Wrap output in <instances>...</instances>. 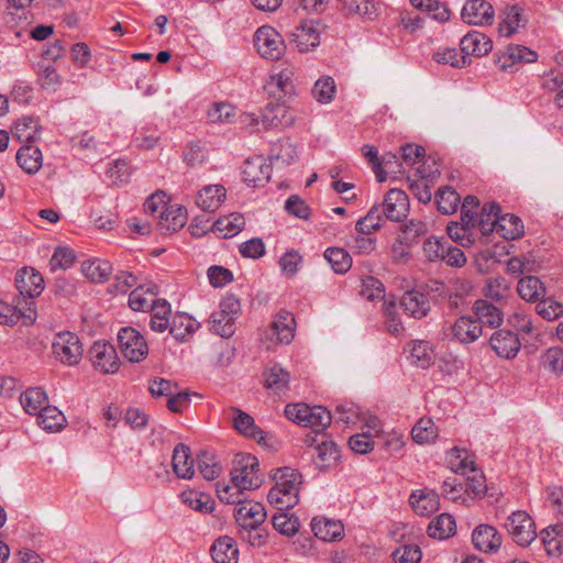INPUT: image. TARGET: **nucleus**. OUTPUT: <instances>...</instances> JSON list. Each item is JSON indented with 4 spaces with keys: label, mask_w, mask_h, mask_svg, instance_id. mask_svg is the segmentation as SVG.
<instances>
[{
    "label": "nucleus",
    "mask_w": 563,
    "mask_h": 563,
    "mask_svg": "<svg viewBox=\"0 0 563 563\" xmlns=\"http://www.w3.org/2000/svg\"><path fill=\"white\" fill-rule=\"evenodd\" d=\"M207 157L208 151L200 141L189 142L183 152L184 162L191 167L201 166Z\"/></svg>",
    "instance_id": "nucleus-57"
},
{
    "label": "nucleus",
    "mask_w": 563,
    "mask_h": 563,
    "mask_svg": "<svg viewBox=\"0 0 563 563\" xmlns=\"http://www.w3.org/2000/svg\"><path fill=\"white\" fill-rule=\"evenodd\" d=\"M157 287L154 284L136 286L129 296V306L134 311H147L153 305L156 303L157 299Z\"/></svg>",
    "instance_id": "nucleus-26"
},
{
    "label": "nucleus",
    "mask_w": 563,
    "mask_h": 563,
    "mask_svg": "<svg viewBox=\"0 0 563 563\" xmlns=\"http://www.w3.org/2000/svg\"><path fill=\"white\" fill-rule=\"evenodd\" d=\"M36 319V311L32 307L25 308L21 300H18L15 305H9L8 302L0 299V324L13 325L20 320L23 324H32Z\"/></svg>",
    "instance_id": "nucleus-15"
},
{
    "label": "nucleus",
    "mask_w": 563,
    "mask_h": 563,
    "mask_svg": "<svg viewBox=\"0 0 563 563\" xmlns=\"http://www.w3.org/2000/svg\"><path fill=\"white\" fill-rule=\"evenodd\" d=\"M461 16L464 22L473 25H490L495 12L493 5L486 0H468L462 8Z\"/></svg>",
    "instance_id": "nucleus-13"
},
{
    "label": "nucleus",
    "mask_w": 563,
    "mask_h": 563,
    "mask_svg": "<svg viewBox=\"0 0 563 563\" xmlns=\"http://www.w3.org/2000/svg\"><path fill=\"white\" fill-rule=\"evenodd\" d=\"M410 357L416 365L427 368L431 365L433 350L426 341H415L410 344Z\"/></svg>",
    "instance_id": "nucleus-56"
},
{
    "label": "nucleus",
    "mask_w": 563,
    "mask_h": 563,
    "mask_svg": "<svg viewBox=\"0 0 563 563\" xmlns=\"http://www.w3.org/2000/svg\"><path fill=\"white\" fill-rule=\"evenodd\" d=\"M211 556L214 563H238L239 550L235 541L228 537H220L211 547Z\"/></svg>",
    "instance_id": "nucleus-31"
},
{
    "label": "nucleus",
    "mask_w": 563,
    "mask_h": 563,
    "mask_svg": "<svg viewBox=\"0 0 563 563\" xmlns=\"http://www.w3.org/2000/svg\"><path fill=\"white\" fill-rule=\"evenodd\" d=\"M537 59L538 54L534 51L522 45H510L508 46L507 52L503 56L498 57L497 65L500 69L507 70L516 63H534Z\"/></svg>",
    "instance_id": "nucleus-28"
},
{
    "label": "nucleus",
    "mask_w": 563,
    "mask_h": 563,
    "mask_svg": "<svg viewBox=\"0 0 563 563\" xmlns=\"http://www.w3.org/2000/svg\"><path fill=\"white\" fill-rule=\"evenodd\" d=\"M274 481L275 484L267 494L268 503L277 510H289L298 503L300 473L290 467L278 468Z\"/></svg>",
    "instance_id": "nucleus-1"
},
{
    "label": "nucleus",
    "mask_w": 563,
    "mask_h": 563,
    "mask_svg": "<svg viewBox=\"0 0 563 563\" xmlns=\"http://www.w3.org/2000/svg\"><path fill=\"white\" fill-rule=\"evenodd\" d=\"M311 529L317 538L328 542L341 539L344 532L341 521L324 517L313 518Z\"/></svg>",
    "instance_id": "nucleus-27"
},
{
    "label": "nucleus",
    "mask_w": 563,
    "mask_h": 563,
    "mask_svg": "<svg viewBox=\"0 0 563 563\" xmlns=\"http://www.w3.org/2000/svg\"><path fill=\"white\" fill-rule=\"evenodd\" d=\"M285 415L295 423L318 432L325 430L332 421V416L325 407L309 406L303 402L287 405Z\"/></svg>",
    "instance_id": "nucleus-2"
},
{
    "label": "nucleus",
    "mask_w": 563,
    "mask_h": 563,
    "mask_svg": "<svg viewBox=\"0 0 563 563\" xmlns=\"http://www.w3.org/2000/svg\"><path fill=\"white\" fill-rule=\"evenodd\" d=\"M509 285L504 277L489 278L485 287V296L496 302L504 301L509 296Z\"/></svg>",
    "instance_id": "nucleus-62"
},
{
    "label": "nucleus",
    "mask_w": 563,
    "mask_h": 563,
    "mask_svg": "<svg viewBox=\"0 0 563 563\" xmlns=\"http://www.w3.org/2000/svg\"><path fill=\"white\" fill-rule=\"evenodd\" d=\"M209 322L210 330L222 338H230L235 332V318L220 310L211 314Z\"/></svg>",
    "instance_id": "nucleus-48"
},
{
    "label": "nucleus",
    "mask_w": 563,
    "mask_h": 563,
    "mask_svg": "<svg viewBox=\"0 0 563 563\" xmlns=\"http://www.w3.org/2000/svg\"><path fill=\"white\" fill-rule=\"evenodd\" d=\"M291 123L287 110L282 104H268L261 113L262 130L286 126Z\"/></svg>",
    "instance_id": "nucleus-37"
},
{
    "label": "nucleus",
    "mask_w": 563,
    "mask_h": 563,
    "mask_svg": "<svg viewBox=\"0 0 563 563\" xmlns=\"http://www.w3.org/2000/svg\"><path fill=\"white\" fill-rule=\"evenodd\" d=\"M15 285L21 295L18 300H21L25 308H34L33 298L40 296L44 289L42 275L33 268H22L15 276Z\"/></svg>",
    "instance_id": "nucleus-7"
},
{
    "label": "nucleus",
    "mask_w": 563,
    "mask_h": 563,
    "mask_svg": "<svg viewBox=\"0 0 563 563\" xmlns=\"http://www.w3.org/2000/svg\"><path fill=\"white\" fill-rule=\"evenodd\" d=\"M92 366L104 374H112L119 369L120 361L112 344L106 341L95 342L88 351Z\"/></svg>",
    "instance_id": "nucleus-9"
},
{
    "label": "nucleus",
    "mask_w": 563,
    "mask_h": 563,
    "mask_svg": "<svg viewBox=\"0 0 563 563\" xmlns=\"http://www.w3.org/2000/svg\"><path fill=\"white\" fill-rule=\"evenodd\" d=\"M404 311L416 319L426 317L430 310V303L427 296L417 290L405 292L399 301Z\"/></svg>",
    "instance_id": "nucleus-21"
},
{
    "label": "nucleus",
    "mask_w": 563,
    "mask_h": 563,
    "mask_svg": "<svg viewBox=\"0 0 563 563\" xmlns=\"http://www.w3.org/2000/svg\"><path fill=\"white\" fill-rule=\"evenodd\" d=\"M451 332L457 341L468 344L476 341L482 335L483 330L478 320L463 316L451 325Z\"/></svg>",
    "instance_id": "nucleus-20"
},
{
    "label": "nucleus",
    "mask_w": 563,
    "mask_h": 563,
    "mask_svg": "<svg viewBox=\"0 0 563 563\" xmlns=\"http://www.w3.org/2000/svg\"><path fill=\"white\" fill-rule=\"evenodd\" d=\"M112 265L108 261L92 260L81 264L82 274L93 283L104 282L111 274Z\"/></svg>",
    "instance_id": "nucleus-47"
},
{
    "label": "nucleus",
    "mask_w": 563,
    "mask_h": 563,
    "mask_svg": "<svg viewBox=\"0 0 563 563\" xmlns=\"http://www.w3.org/2000/svg\"><path fill=\"white\" fill-rule=\"evenodd\" d=\"M537 313L547 321H553L563 316V303L552 297L542 298L536 306Z\"/></svg>",
    "instance_id": "nucleus-60"
},
{
    "label": "nucleus",
    "mask_w": 563,
    "mask_h": 563,
    "mask_svg": "<svg viewBox=\"0 0 563 563\" xmlns=\"http://www.w3.org/2000/svg\"><path fill=\"white\" fill-rule=\"evenodd\" d=\"M37 423L42 429L55 432L65 427L66 419L63 412L56 407L46 406L37 415Z\"/></svg>",
    "instance_id": "nucleus-46"
},
{
    "label": "nucleus",
    "mask_w": 563,
    "mask_h": 563,
    "mask_svg": "<svg viewBox=\"0 0 563 563\" xmlns=\"http://www.w3.org/2000/svg\"><path fill=\"white\" fill-rule=\"evenodd\" d=\"M269 92L277 95V91L280 92L278 98L282 96L292 95L295 87L292 82V73L288 69H283L278 74H274L271 76L268 81Z\"/></svg>",
    "instance_id": "nucleus-49"
},
{
    "label": "nucleus",
    "mask_w": 563,
    "mask_h": 563,
    "mask_svg": "<svg viewBox=\"0 0 563 563\" xmlns=\"http://www.w3.org/2000/svg\"><path fill=\"white\" fill-rule=\"evenodd\" d=\"M198 325L188 314L181 313L174 317L169 325V333L178 341H184L187 334L194 333Z\"/></svg>",
    "instance_id": "nucleus-55"
},
{
    "label": "nucleus",
    "mask_w": 563,
    "mask_h": 563,
    "mask_svg": "<svg viewBox=\"0 0 563 563\" xmlns=\"http://www.w3.org/2000/svg\"><path fill=\"white\" fill-rule=\"evenodd\" d=\"M446 463L450 470L456 474H468V468L474 464L466 451L453 448L446 453Z\"/></svg>",
    "instance_id": "nucleus-52"
},
{
    "label": "nucleus",
    "mask_w": 563,
    "mask_h": 563,
    "mask_svg": "<svg viewBox=\"0 0 563 563\" xmlns=\"http://www.w3.org/2000/svg\"><path fill=\"white\" fill-rule=\"evenodd\" d=\"M46 393L40 387L26 389L20 396L23 409L30 415H38L47 406Z\"/></svg>",
    "instance_id": "nucleus-40"
},
{
    "label": "nucleus",
    "mask_w": 563,
    "mask_h": 563,
    "mask_svg": "<svg viewBox=\"0 0 563 563\" xmlns=\"http://www.w3.org/2000/svg\"><path fill=\"white\" fill-rule=\"evenodd\" d=\"M254 46L265 59L278 60L286 51L283 36L272 26L263 25L254 34Z\"/></svg>",
    "instance_id": "nucleus-4"
},
{
    "label": "nucleus",
    "mask_w": 563,
    "mask_h": 563,
    "mask_svg": "<svg viewBox=\"0 0 563 563\" xmlns=\"http://www.w3.org/2000/svg\"><path fill=\"white\" fill-rule=\"evenodd\" d=\"M181 500L194 510L210 514L214 509V501L209 496L196 490H188L181 494Z\"/></svg>",
    "instance_id": "nucleus-51"
},
{
    "label": "nucleus",
    "mask_w": 563,
    "mask_h": 563,
    "mask_svg": "<svg viewBox=\"0 0 563 563\" xmlns=\"http://www.w3.org/2000/svg\"><path fill=\"white\" fill-rule=\"evenodd\" d=\"M231 482L242 490L258 488L262 477L257 459L251 454L238 455L231 470Z\"/></svg>",
    "instance_id": "nucleus-3"
},
{
    "label": "nucleus",
    "mask_w": 563,
    "mask_h": 563,
    "mask_svg": "<svg viewBox=\"0 0 563 563\" xmlns=\"http://www.w3.org/2000/svg\"><path fill=\"white\" fill-rule=\"evenodd\" d=\"M152 311L150 328L158 333L169 329L170 305L166 299H157L156 303L150 309Z\"/></svg>",
    "instance_id": "nucleus-42"
},
{
    "label": "nucleus",
    "mask_w": 563,
    "mask_h": 563,
    "mask_svg": "<svg viewBox=\"0 0 563 563\" xmlns=\"http://www.w3.org/2000/svg\"><path fill=\"white\" fill-rule=\"evenodd\" d=\"M118 342L122 355L130 362L139 363L148 354L145 339L134 328H122L118 333Z\"/></svg>",
    "instance_id": "nucleus-6"
},
{
    "label": "nucleus",
    "mask_w": 563,
    "mask_h": 563,
    "mask_svg": "<svg viewBox=\"0 0 563 563\" xmlns=\"http://www.w3.org/2000/svg\"><path fill=\"white\" fill-rule=\"evenodd\" d=\"M265 386L275 394L285 393L289 387L290 374L278 364L265 372Z\"/></svg>",
    "instance_id": "nucleus-41"
},
{
    "label": "nucleus",
    "mask_w": 563,
    "mask_h": 563,
    "mask_svg": "<svg viewBox=\"0 0 563 563\" xmlns=\"http://www.w3.org/2000/svg\"><path fill=\"white\" fill-rule=\"evenodd\" d=\"M340 457V450L332 440H328L327 435H322L320 443L316 446L313 463L319 470H328L335 465Z\"/></svg>",
    "instance_id": "nucleus-24"
},
{
    "label": "nucleus",
    "mask_w": 563,
    "mask_h": 563,
    "mask_svg": "<svg viewBox=\"0 0 563 563\" xmlns=\"http://www.w3.org/2000/svg\"><path fill=\"white\" fill-rule=\"evenodd\" d=\"M521 12L522 9L517 4L508 5L505 8L498 29L500 35L510 37L517 32L521 22Z\"/></svg>",
    "instance_id": "nucleus-45"
},
{
    "label": "nucleus",
    "mask_w": 563,
    "mask_h": 563,
    "mask_svg": "<svg viewBox=\"0 0 563 563\" xmlns=\"http://www.w3.org/2000/svg\"><path fill=\"white\" fill-rule=\"evenodd\" d=\"M473 311L479 324H486L492 328H497L503 323V311L492 302L478 299L473 305Z\"/></svg>",
    "instance_id": "nucleus-29"
},
{
    "label": "nucleus",
    "mask_w": 563,
    "mask_h": 563,
    "mask_svg": "<svg viewBox=\"0 0 563 563\" xmlns=\"http://www.w3.org/2000/svg\"><path fill=\"white\" fill-rule=\"evenodd\" d=\"M197 466L202 477L207 481H213L222 471L216 457L207 452H202L197 456Z\"/></svg>",
    "instance_id": "nucleus-59"
},
{
    "label": "nucleus",
    "mask_w": 563,
    "mask_h": 563,
    "mask_svg": "<svg viewBox=\"0 0 563 563\" xmlns=\"http://www.w3.org/2000/svg\"><path fill=\"white\" fill-rule=\"evenodd\" d=\"M234 517L242 528L262 526L266 518V511L261 503L243 499L234 509Z\"/></svg>",
    "instance_id": "nucleus-14"
},
{
    "label": "nucleus",
    "mask_w": 563,
    "mask_h": 563,
    "mask_svg": "<svg viewBox=\"0 0 563 563\" xmlns=\"http://www.w3.org/2000/svg\"><path fill=\"white\" fill-rule=\"evenodd\" d=\"M229 416L232 427L241 434L256 440L258 443L264 440V432L255 424L254 419L243 410L231 407Z\"/></svg>",
    "instance_id": "nucleus-19"
},
{
    "label": "nucleus",
    "mask_w": 563,
    "mask_h": 563,
    "mask_svg": "<svg viewBox=\"0 0 563 563\" xmlns=\"http://www.w3.org/2000/svg\"><path fill=\"white\" fill-rule=\"evenodd\" d=\"M489 344L498 356L506 360L516 357L521 346L517 334L509 330L496 331L490 336Z\"/></svg>",
    "instance_id": "nucleus-17"
},
{
    "label": "nucleus",
    "mask_w": 563,
    "mask_h": 563,
    "mask_svg": "<svg viewBox=\"0 0 563 563\" xmlns=\"http://www.w3.org/2000/svg\"><path fill=\"white\" fill-rule=\"evenodd\" d=\"M410 209L407 194L400 189H390L385 195L380 210L387 220L399 222L404 220Z\"/></svg>",
    "instance_id": "nucleus-12"
},
{
    "label": "nucleus",
    "mask_w": 563,
    "mask_h": 563,
    "mask_svg": "<svg viewBox=\"0 0 563 563\" xmlns=\"http://www.w3.org/2000/svg\"><path fill=\"white\" fill-rule=\"evenodd\" d=\"M187 222V212L180 206H168L162 210L158 229L163 234H170L184 228Z\"/></svg>",
    "instance_id": "nucleus-22"
},
{
    "label": "nucleus",
    "mask_w": 563,
    "mask_h": 563,
    "mask_svg": "<svg viewBox=\"0 0 563 563\" xmlns=\"http://www.w3.org/2000/svg\"><path fill=\"white\" fill-rule=\"evenodd\" d=\"M323 25L320 21H302L291 33V42L299 52H308L320 44V33Z\"/></svg>",
    "instance_id": "nucleus-10"
},
{
    "label": "nucleus",
    "mask_w": 563,
    "mask_h": 563,
    "mask_svg": "<svg viewBox=\"0 0 563 563\" xmlns=\"http://www.w3.org/2000/svg\"><path fill=\"white\" fill-rule=\"evenodd\" d=\"M295 318L289 311H279L272 322V331L277 336V341L288 344L295 335Z\"/></svg>",
    "instance_id": "nucleus-35"
},
{
    "label": "nucleus",
    "mask_w": 563,
    "mask_h": 563,
    "mask_svg": "<svg viewBox=\"0 0 563 563\" xmlns=\"http://www.w3.org/2000/svg\"><path fill=\"white\" fill-rule=\"evenodd\" d=\"M427 231L428 227L426 222L417 219H411L402 225L401 235L399 236L398 242H400V244L412 243L418 238L424 235Z\"/></svg>",
    "instance_id": "nucleus-61"
},
{
    "label": "nucleus",
    "mask_w": 563,
    "mask_h": 563,
    "mask_svg": "<svg viewBox=\"0 0 563 563\" xmlns=\"http://www.w3.org/2000/svg\"><path fill=\"white\" fill-rule=\"evenodd\" d=\"M296 155V147L289 141L286 140L280 141L279 144L273 148L269 155V159L271 163L287 166L295 161Z\"/></svg>",
    "instance_id": "nucleus-58"
},
{
    "label": "nucleus",
    "mask_w": 563,
    "mask_h": 563,
    "mask_svg": "<svg viewBox=\"0 0 563 563\" xmlns=\"http://www.w3.org/2000/svg\"><path fill=\"white\" fill-rule=\"evenodd\" d=\"M460 201V195L450 187L439 189L435 194L438 210L443 214L454 213Z\"/></svg>",
    "instance_id": "nucleus-50"
},
{
    "label": "nucleus",
    "mask_w": 563,
    "mask_h": 563,
    "mask_svg": "<svg viewBox=\"0 0 563 563\" xmlns=\"http://www.w3.org/2000/svg\"><path fill=\"white\" fill-rule=\"evenodd\" d=\"M245 227V219L241 213H231L219 218L212 224V231L219 238L228 239L240 233Z\"/></svg>",
    "instance_id": "nucleus-34"
},
{
    "label": "nucleus",
    "mask_w": 563,
    "mask_h": 563,
    "mask_svg": "<svg viewBox=\"0 0 563 563\" xmlns=\"http://www.w3.org/2000/svg\"><path fill=\"white\" fill-rule=\"evenodd\" d=\"M42 126L37 118L23 117L15 121L12 134L20 142H34L41 134Z\"/></svg>",
    "instance_id": "nucleus-39"
},
{
    "label": "nucleus",
    "mask_w": 563,
    "mask_h": 563,
    "mask_svg": "<svg viewBox=\"0 0 563 563\" xmlns=\"http://www.w3.org/2000/svg\"><path fill=\"white\" fill-rule=\"evenodd\" d=\"M383 213L380 205H374L368 212L356 222V230L360 234H371L382 225Z\"/></svg>",
    "instance_id": "nucleus-53"
},
{
    "label": "nucleus",
    "mask_w": 563,
    "mask_h": 563,
    "mask_svg": "<svg viewBox=\"0 0 563 563\" xmlns=\"http://www.w3.org/2000/svg\"><path fill=\"white\" fill-rule=\"evenodd\" d=\"M173 470L175 474L185 479L194 476V460L190 456L189 446L179 443L175 446L173 452Z\"/></svg>",
    "instance_id": "nucleus-33"
},
{
    "label": "nucleus",
    "mask_w": 563,
    "mask_h": 563,
    "mask_svg": "<svg viewBox=\"0 0 563 563\" xmlns=\"http://www.w3.org/2000/svg\"><path fill=\"white\" fill-rule=\"evenodd\" d=\"M456 525L454 518L449 514H441L428 526L430 538L443 540L455 533Z\"/></svg>",
    "instance_id": "nucleus-43"
},
{
    "label": "nucleus",
    "mask_w": 563,
    "mask_h": 563,
    "mask_svg": "<svg viewBox=\"0 0 563 563\" xmlns=\"http://www.w3.org/2000/svg\"><path fill=\"white\" fill-rule=\"evenodd\" d=\"M512 540L520 547H528L536 538L537 531L532 518L523 510L514 511L505 523Z\"/></svg>",
    "instance_id": "nucleus-5"
},
{
    "label": "nucleus",
    "mask_w": 563,
    "mask_h": 563,
    "mask_svg": "<svg viewBox=\"0 0 563 563\" xmlns=\"http://www.w3.org/2000/svg\"><path fill=\"white\" fill-rule=\"evenodd\" d=\"M413 511L419 516H430L440 507L439 495L433 490L413 492L409 498Z\"/></svg>",
    "instance_id": "nucleus-25"
},
{
    "label": "nucleus",
    "mask_w": 563,
    "mask_h": 563,
    "mask_svg": "<svg viewBox=\"0 0 563 563\" xmlns=\"http://www.w3.org/2000/svg\"><path fill=\"white\" fill-rule=\"evenodd\" d=\"M324 257L335 273L343 274L347 272L352 265L350 254L341 247H329L324 252Z\"/></svg>",
    "instance_id": "nucleus-54"
},
{
    "label": "nucleus",
    "mask_w": 563,
    "mask_h": 563,
    "mask_svg": "<svg viewBox=\"0 0 563 563\" xmlns=\"http://www.w3.org/2000/svg\"><path fill=\"white\" fill-rule=\"evenodd\" d=\"M54 355L68 365L79 362L82 355V345L75 333L59 332L55 335L52 344Z\"/></svg>",
    "instance_id": "nucleus-8"
},
{
    "label": "nucleus",
    "mask_w": 563,
    "mask_h": 563,
    "mask_svg": "<svg viewBox=\"0 0 563 563\" xmlns=\"http://www.w3.org/2000/svg\"><path fill=\"white\" fill-rule=\"evenodd\" d=\"M335 91V82L331 77L320 78L316 81L312 88L313 97L321 103L330 102L333 99Z\"/></svg>",
    "instance_id": "nucleus-63"
},
{
    "label": "nucleus",
    "mask_w": 563,
    "mask_h": 563,
    "mask_svg": "<svg viewBox=\"0 0 563 563\" xmlns=\"http://www.w3.org/2000/svg\"><path fill=\"white\" fill-rule=\"evenodd\" d=\"M518 295L528 302H539L545 296L543 283L536 276H525L517 284Z\"/></svg>",
    "instance_id": "nucleus-36"
},
{
    "label": "nucleus",
    "mask_w": 563,
    "mask_h": 563,
    "mask_svg": "<svg viewBox=\"0 0 563 563\" xmlns=\"http://www.w3.org/2000/svg\"><path fill=\"white\" fill-rule=\"evenodd\" d=\"M461 51L465 55H473L476 57H482L488 54L493 44L492 41L484 34L477 31H473L464 35L460 43Z\"/></svg>",
    "instance_id": "nucleus-23"
},
{
    "label": "nucleus",
    "mask_w": 563,
    "mask_h": 563,
    "mask_svg": "<svg viewBox=\"0 0 563 563\" xmlns=\"http://www.w3.org/2000/svg\"><path fill=\"white\" fill-rule=\"evenodd\" d=\"M16 162L25 173L35 174L42 166L43 155L37 146L23 145L16 152Z\"/></svg>",
    "instance_id": "nucleus-38"
},
{
    "label": "nucleus",
    "mask_w": 563,
    "mask_h": 563,
    "mask_svg": "<svg viewBox=\"0 0 563 563\" xmlns=\"http://www.w3.org/2000/svg\"><path fill=\"white\" fill-rule=\"evenodd\" d=\"M225 198V188L221 185L203 187L197 196V205L205 211H216Z\"/></svg>",
    "instance_id": "nucleus-32"
},
{
    "label": "nucleus",
    "mask_w": 563,
    "mask_h": 563,
    "mask_svg": "<svg viewBox=\"0 0 563 563\" xmlns=\"http://www.w3.org/2000/svg\"><path fill=\"white\" fill-rule=\"evenodd\" d=\"M242 174L245 183L258 187L269 180L272 166L262 156H255L244 162Z\"/></svg>",
    "instance_id": "nucleus-16"
},
{
    "label": "nucleus",
    "mask_w": 563,
    "mask_h": 563,
    "mask_svg": "<svg viewBox=\"0 0 563 563\" xmlns=\"http://www.w3.org/2000/svg\"><path fill=\"white\" fill-rule=\"evenodd\" d=\"M541 363L544 368L553 373L563 372V349L560 346L549 347L541 356Z\"/></svg>",
    "instance_id": "nucleus-64"
},
{
    "label": "nucleus",
    "mask_w": 563,
    "mask_h": 563,
    "mask_svg": "<svg viewBox=\"0 0 563 563\" xmlns=\"http://www.w3.org/2000/svg\"><path fill=\"white\" fill-rule=\"evenodd\" d=\"M438 428L431 418H421L411 429L412 441L418 444H430L438 438Z\"/></svg>",
    "instance_id": "nucleus-44"
},
{
    "label": "nucleus",
    "mask_w": 563,
    "mask_h": 563,
    "mask_svg": "<svg viewBox=\"0 0 563 563\" xmlns=\"http://www.w3.org/2000/svg\"><path fill=\"white\" fill-rule=\"evenodd\" d=\"M473 285L467 278L455 277L449 279L448 305L451 309H457L465 303L466 298L472 294Z\"/></svg>",
    "instance_id": "nucleus-30"
},
{
    "label": "nucleus",
    "mask_w": 563,
    "mask_h": 563,
    "mask_svg": "<svg viewBox=\"0 0 563 563\" xmlns=\"http://www.w3.org/2000/svg\"><path fill=\"white\" fill-rule=\"evenodd\" d=\"M472 541L477 550L485 553H494L499 550L503 538L495 527L479 525L473 531Z\"/></svg>",
    "instance_id": "nucleus-18"
},
{
    "label": "nucleus",
    "mask_w": 563,
    "mask_h": 563,
    "mask_svg": "<svg viewBox=\"0 0 563 563\" xmlns=\"http://www.w3.org/2000/svg\"><path fill=\"white\" fill-rule=\"evenodd\" d=\"M495 231L506 240H516L523 234V224L519 217L515 214L500 216L492 221L482 220V232L489 233Z\"/></svg>",
    "instance_id": "nucleus-11"
}]
</instances>
